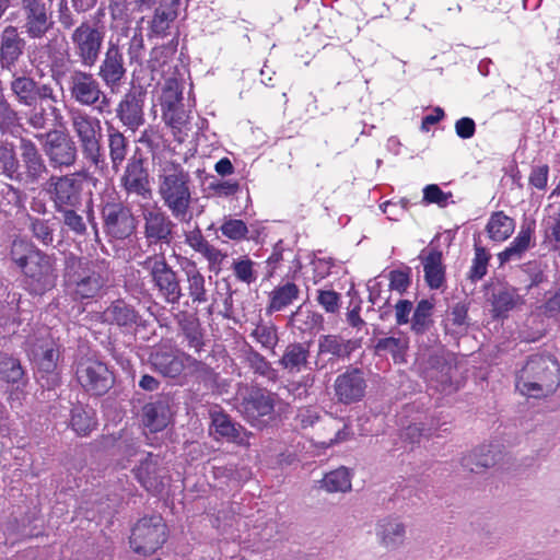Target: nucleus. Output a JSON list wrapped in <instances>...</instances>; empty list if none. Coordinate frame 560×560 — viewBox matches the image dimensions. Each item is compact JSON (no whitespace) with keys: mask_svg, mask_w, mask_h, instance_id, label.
<instances>
[{"mask_svg":"<svg viewBox=\"0 0 560 560\" xmlns=\"http://www.w3.org/2000/svg\"><path fill=\"white\" fill-rule=\"evenodd\" d=\"M9 258L21 272L23 288L31 296H43L57 285L55 255L42 250L32 241L15 238L10 246Z\"/></svg>","mask_w":560,"mask_h":560,"instance_id":"nucleus-1","label":"nucleus"},{"mask_svg":"<svg viewBox=\"0 0 560 560\" xmlns=\"http://www.w3.org/2000/svg\"><path fill=\"white\" fill-rule=\"evenodd\" d=\"M112 270L105 259H90L69 253L65 257L62 282L65 291L75 302L102 298L109 288Z\"/></svg>","mask_w":560,"mask_h":560,"instance_id":"nucleus-2","label":"nucleus"},{"mask_svg":"<svg viewBox=\"0 0 560 560\" xmlns=\"http://www.w3.org/2000/svg\"><path fill=\"white\" fill-rule=\"evenodd\" d=\"M159 195L174 219L182 223H189L192 220L191 177L182 163L165 161L161 164Z\"/></svg>","mask_w":560,"mask_h":560,"instance_id":"nucleus-3","label":"nucleus"},{"mask_svg":"<svg viewBox=\"0 0 560 560\" xmlns=\"http://www.w3.org/2000/svg\"><path fill=\"white\" fill-rule=\"evenodd\" d=\"M49 73L57 86L63 90L65 83L70 98L81 106H96L102 96L100 81L91 72L73 66L72 61L59 54L50 58Z\"/></svg>","mask_w":560,"mask_h":560,"instance_id":"nucleus-4","label":"nucleus"},{"mask_svg":"<svg viewBox=\"0 0 560 560\" xmlns=\"http://www.w3.org/2000/svg\"><path fill=\"white\" fill-rule=\"evenodd\" d=\"M560 384L559 364L548 355H530L516 374L515 386L522 395L540 398L556 392Z\"/></svg>","mask_w":560,"mask_h":560,"instance_id":"nucleus-5","label":"nucleus"},{"mask_svg":"<svg viewBox=\"0 0 560 560\" xmlns=\"http://www.w3.org/2000/svg\"><path fill=\"white\" fill-rule=\"evenodd\" d=\"M72 128L78 137L83 160L94 172L104 175L108 172V163L101 144V120L84 112H75L71 116Z\"/></svg>","mask_w":560,"mask_h":560,"instance_id":"nucleus-6","label":"nucleus"},{"mask_svg":"<svg viewBox=\"0 0 560 560\" xmlns=\"http://www.w3.org/2000/svg\"><path fill=\"white\" fill-rule=\"evenodd\" d=\"M138 265L148 273L152 289L166 304L178 305L185 296L182 279L168 264L164 253L147 256Z\"/></svg>","mask_w":560,"mask_h":560,"instance_id":"nucleus-7","label":"nucleus"},{"mask_svg":"<svg viewBox=\"0 0 560 560\" xmlns=\"http://www.w3.org/2000/svg\"><path fill=\"white\" fill-rule=\"evenodd\" d=\"M97 208L104 233L110 238L124 241L136 231L137 220L131 209L124 203L114 190L101 195Z\"/></svg>","mask_w":560,"mask_h":560,"instance_id":"nucleus-8","label":"nucleus"},{"mask_svg":"<svg viewBox=\"0 0 560 560\" xmlns=\"http://www.w3.org/2000/svg\"><path fill=\"white\" fill-rule=\"evenodd\" d=\"M106 31L103 25L90 21L81 22L71 33L73 56L81 67L93 68L100 61Z\"/></svg>","mask_w":560,"mask_h":560,"instance_id":"nucleus-9","label":"nucleus"},{"mask_svg":"<svg viewBox=\"0 0 560 560\" xmlns=\"http://www.w3.org/2000/svg\"><path fill=\"white\" fill-rule=\"evenodd\" d=\"M168 537L167 525L159 514L143 516L131 528L129 545L132 551L143 557L155 553Z\"/></svg>","mask_w":560,"mask_h":560,"instance_id":"nucleus-10","label":"nucleus"},{"mask_svg":"<svg viewBox=\"0 0 560 560\" xmlns=\"http://www.w3.org/2000/svg\"><path fill=\"white\" fill-rule=\"evenodd\" d=\"M150 363L152 368L164 377H178L187 365L197 377L207 380L213 375L212 369L201 360L194 358L186 352H173L159 349L151 353Z\"/></svg>","mask_w":560,"mask_h":560,"instance_id":"nucleus-11","label":"nucleus"},{"mask_svg":"<svg viewBox=\"0 0 560 560\" xmlns=\"http://www.w3.org/2000/svg\"><path fill=\"white\" fill-rule=\"evenodd\" d=\"M9 90L16 104L23 107H35L44 102L56 104L58 96L49 83L37 81L31 72H11Z\"/></svg>","mask_w":560,"mask_h":560,"instance_id":"nucleus-12","label":"nucleus"},{"mask_svg":"<svg viewBox=\"0 0 560 560\" xmlns=\"http://www.w3.org/2000/svg\"><path fill=\"white\" fill-rule=\"evenodd\" d=\"M279 397L262 387H250L243 396L240 411L252 425L262 429L275 419V408Z\"/></svg>","mask_w":560,"mask_h":560,"instance_id":"nucleus-13","label":"nucleus"},{"mask_svg":"<svg viewBox=\"0 0 560 560\" xmlns=\"http://www.w3.org/2000/svg\"><path fill=\"white\" fill-rule=\"evenodd\" d=\"M75 378L90 396H103L114 385L115 376L107 364L95 358H80L75 362Z\"/></svg>","mask_w":560,"mask_h":560,"instance_id":"nucleus-14","label":"nucleus"},{"mask_svg":"<svg viewBox=\"0 0 560 560\" xmlns=\"http://www.w3.org/2000/svg\"><path fill=\"white\" fill-rule=\"evenodd\" d=\"M48 0H21L22 32L31 40H43L55 28L54 11Z\"/></svg>","mask_w":560,"mask_h":560,"instance_id":"nucleus-15","label":"nucleus"},{"mask_svg":"<svg viewBox=\"0 0 560 560\" xmlns=\"http://www.w3.org/2000/svg\"><path fill=\"white\" fill-rule=\"evenodd\" d=\"M83 190L81 173L50 176L46 189L55 211L84 207Z\"/></svg>","mask_w":560,"mask_h":560,"instance_id":"nucleus-16","label":"nucleus"},{"mask_svg":"<svg viewBox=\"0 0 560 560\" xmlns=\"http://www.w3.org/2000/svg\"><path fill=\"white\" fill-rule=\"evenodd\" d=\"M142 233L148 247L170 246L175 236L176 223L160 207L142 209Z\"/></svg>","mask_w":560,"mask_h":560,"instance_id":"nucleus-17","label":"nucleus"},{"mask_svg":"<svg viewBox=\"0 0 560 560\" xmlns=\"http://www.w3.org/2000/svg\"><path fill=\"white\" fill-rule=\"evenodd\" d=\"M19 149L21 162H18L14 182L24 185L38 184L48 174V167L39 149L34 141L24 137L20 139Z\"/></svg>","mask_w":560,"mask_h":560,"instance_id":"nucleus-18","label":"nucleus"},{"mask_svg":"<svg viewBox=\"0 0 560 560\" xmlns=\"http://www.w3.org/2000/svg\"><path fill=\"white\" fill-rule=\"evenodd\" d=\"M0 381L10 385L7 400L11 408L20 407L26 396L28 377L21 364L20 359L0 352Z\"/></svg>","mask_w":560,"mask_h":560,"instance_id":"nucleus-19","label":"nucleus"},{"mask_svg":"<svg viewBox=\"0 0 560 560\" xmlns=\"http://www.w3.org/2000/svg\"><path fill=\"white\" fill-rule=\"evenodd\" d=\"M97 77L112 93L118 92L125 84L127 68L118 43L108 42L104 57L98 66Z\"/></svg>","mask_w":560,"mask_h":560,"instance_id":"nucleus-20","label":"nucleus"},{"mask_svg":"<svg viewBox=\"0 0 560 560\" xmlns=\"http://www.w3.org/2000/svg\"><path fill=\"white\" fill-rule=\"evenodd\" d=\"M145 96L147 92L142 86H132L117 104L115 114L126 130L136 132L144 125Z\"/></svg>","mask_w":560,"mask_h":560,"instance_id":"nucleus-21","label":"nucleus"},{"mask_svg":"<svg viewBox=\"0 0 560 560\" xmlns=\"http://www.w3.org/2000/svg\"><path fill=\"white\" fill-rule=\"evenodd\" d=\"M26 38L15 25H5L0 32V69L16 71L26 51Z\"/></svg>","mask_w":560,"mask_h":560,"instance_id":"nucleus-22","label":"nucleus"},{"mask_svg":"<svg viewBox=\"0 0 560 560\" xmlns=\"http://www.w3.org/2000/svg\"><path fill=\"white\" fill-rule=\"evenodd\" d=\"M22 294L0 283V336L15 335L25 320L21 308Z\"/></svg>","mask_w":560,"mask_h":560,"instance_id":"nucleus-23","label":"nucleus"},{"mask_svg":"<svg viewBox=\"0 0 560 560\" xmlns=\"http://www.w3.org/2000/svg\"><path fill=\"white\" fill-rule=\"evenodd\" d=\"M366 387L368 381L363 370L352 365L337 375L334 382L335 397L343 405L361 401L365 396Z\"/></svg>","mask_w":560,"mask_h":560,"instance_id":"nucleus-24","label":"nucleus"},{"mask_svg":"<svg viewBox=\"0 0 560 560\" xmlns=\"http://www.w3.org/2000/svg\"><path fill=\"white\" fill-rule=\"evenodd\" d=\"M43 148L50 165L55 168L70 167L75 163L77 145L70 136L62 131L47 132Z\"/></svg>","mask_w":560,"mask_h":560,"instance_id":"nucleus-25","label":"nucleus"},{"mask_svg":"<svg viewBox=\"0 0 560 560\" xmlns=\"http://www.w3.org/2000/svg\"><path fill=\"white\" fill-rule=\"evenodd\" d=\"M120 187L127 196H137L143 200L151 199L150 176L141 156L135 154L128 160L120 177Z\"/></svg>","mask_w":560,"mask_h":560,"instance_id":"nucleus-26","label":"nucleus"},{"mask_svg":"<svg viewBox=\"0 0 560 560\" xmlns=\"http://www.w3.org/2000/svg\"><path fill=\"white\" fill-rule=\"evenodd\" d=\"M101 320L107 325L131 330L141 325L142 316L131 303L119 298L112 301L101 313Z\"/></svg>","mask_w":560,"mask_h":560,"instance_id":"nucleus-27","label":"nucleus"},{"mask_svg":"<svg viewBox=\"0 0 560 560\" xmlns=\"http://www.w3.org/2000/svg\"><path fill=\"white\" fill-rule=\"evenodd\" d=\"M55 219L57 223L60 224L61 231L67 234H72L74 236H85L88 233V224L86 220L83 217V213H86L88 221L92 224L97 233L95 217L92 206V198H89L86 210L84 208H69L65 210L55 211Z\"/></svg>","mask_w":560,"mask_h":560,"instance_id":"nucleus-28","label":"nucleus"},{"mask_svg":"<svg viewBox=\"0 0 560 560\" xmlns=\"http://www.w3.org/2000/svg\"><path fill=\"white\" fill-rule=\"evenodd\" d=\"M407 526L399 516L387 515L378 518L375 524V536L378 544L387 550H397L406 539Z\"/></svg>","mask_w":560,"mask_h":560,"instance_id":"nucleus-29","label":"nucleus"},{"mask_svg":"<svg viewBox=\"0 0 560 560\" xmlns=\"http://www.w3.org/2000/svg\"><path fill=\"white\" fill-rule=\"evenodd\" d=\"M159 455L148 453L147 457L132 469L136 479L150 493L160 494L164 490V475Z\"/></svg>","mask_w":560,"mask_h":560,"instance_id":"nucleus-30","label":"nucleus"},{"mask_svg":"<svg viewBox=\"0 0 560 560\" xmlns=\"http://www.w3.org/2000/svg\"><path fill=\"white\" fill-rule=\"evenodd\" d=\"M185 276L184 293L190 300V305L200 306L210 300V290L207 288L205 275L196 262L188 260L183 267Z\"/></svg>","mask_w":560,"mask_h":560,"instance_id":"nucleus-31","label":"nucleus"},{"mask_svg":"<svg viewBox=\"0 0 560 560\" xmlns=\"http://www.w3.org/2000/svg\"><path fill=\"white\" fill-rule=\"evenodd\" d=\"M361 346L359 339H346L337 334L322 335L318 338V355H328V361L335 362L350 359Z\"/></svg>","mask_w":560,"mask_h":560,"instance_id":"nucleus-32","label":"nucleus"},{"mask_svg":"<svg viewBox=\"0 0 560 560\" xmlns=\"http://www.w3.org/2000/svg\"><path fill=\"white\" fill-rule=\"evenodd\" d=\"M536 230L535 219L525 218L520 226V231L514 240L504 250L498 254L500 265H504L511 260H520L524 254L530 248L532 241Z\"/></svg>","mask_w":560,"mask_h":560,"instance_id":"nucleus-33","label":"nucleus"},{"mask_svg":"<svg viewBox=\"0 0 560 560\" xmlns=\"http://www.w3.org/2000/svg\"><path fill=\"white\" fill-rule=\"evenodd\" d=\"M311 350L307 342H291L278 360V365L290 375H296L311 368Z\"/></svg>","mask_w":560,"mask_h":560,"instance_id":"nucleus-34","label":"nucleus"},{"mask_svg":"<svg viewBox=\"0 0 560 560\" xmlns=\"http://www.w3.org/2000/svg\"><path fill=\"white\" fill-rule=\"evenodd\" d=\"M209 433L214 440L236 442L241 438V425L234 422L231 416L219 405H213L209 408Z\"/></svg>","mask_w":560,"mask_h":560,"instance_id":"nucleus-35","label":"nucleus"},{"mask_svg":"<svg viewBox=\"0 0 560 560\" xmlns=\"http://www.w3.org/2000/svg\"><path fill=\"white\" fill-rule=\"evenodd\" d=\"M500 454L497 445L482 444L464 455L460 459V465L470 472L479 474L494 466L499 460Z\"/></svg>","mask_w":560,"mask_h":560,"instance_id":"nucleus-36","label":"nucleus"},{"mask_svg":"<svg viewBox=\"0 0 560 560\" xmlns=\"http://www.w3.org/2000/svg\"><path fill=\"white\" fill-rule=\"evenodd\" d=\"M171 408L166 397H158L142 407L143 425L151 432L164 430L171 421Z\"/></svg>","mask_w":560,"mask_h":560,"instance_id":"nucleus-37","label":"nucleus"},{"mask_svg":"<svg viewBox=\"0 0 560 560\" xmlns=\"http://www.w3.org/2000/svg\"><path fill=\"white\" fill-rule=\"evenodd\" d=\"M178 336L183 343L195 353L200 354L206 345L205 332L198 317L185 314L178 320Z\"/></svg>","mask_w":560,"mask_h":560,"instance_id":"nucleus-38","label":"nucleus"},{"mask_svg":"<svg viewBox=\"0 0 560 560\" xmlns=\"http://www.w3.org/2000/svg\"><path fill=\"white\" fill-rule=\"evenodd\" d=\"M106 137L112 168L118 172L127 159L129 140L118 128L108 122H106Z\"/></svg>","mask_w":560,"mask_h":560,"instance_id":"nucleus-39","label":"nucleus"},{"mask_svg":"<svg viewBox=\"0 0 560 560\" xmlns=\"http://www.w3.org/2000/svg\"><path fill=\"white\" fill-rule=\"evenodd\" d=\"M419 258L423 265L424 280L432 290H438L445 283V268L442 262V253L438 249H431L427 255L424 250Z\"/></svg>","mask_w":560,"mask_h":560,"instance_id":"nucleus-40","label":"nucleus"},{"mask_svg":"<svg viewBox=\"0 0 560 560\" xmlns=\"http://www.w3.org/2000/svg\"><path fill=\"white\" fill-rule=\"evenodd\" d=\"M491 306L493 318H505L517 304L522 303V298L513 287L501 285L494 289L491 294Z\"/></svg>","mask_w":560,"mask_h":560,"instance_id":"nucleus-41","label":"nucleus"},{"mask_svg":"<svg viewBox=\"0 0 560 560\" xmlns=\"http://www.w3.org/2000/svg\"><path fill=\"white\" fill-rule=\"evenodd\" d=\"M436 364L427 371L428 386L443 395L452 394L456 390L452 382L453 366L444 360H436Z\"/></svg>","mask_w":560,"mask_h":560,"instance_id":"nucleus-42","label":"nucleus"},{"mask_svg":"<svg viewBox=\"0 0 560 560\" xmlns=\"http://www.w3.org/2000/svg\"><path fill=\"white\" fill-rule=\"evenodd\" d=\"M26 225L33 238L45 247L54 246L57 220L27 214Z\"/></svg>","mask_w":560,"mask_h":560,"instance_id":"nucleus-43","label":"nucleus"},{"mask_svg":"<svg viewBox=\"0 0 560 560\" xmlns=\"http://www.w3.org/2000/svg\"><path fill=\"white\" fill-rule=\"evenodd\" d=\"M300 289L293 282L277 285L269 293V303L266 307L268 314L281 312L299 299Z\"/></svg>","mask_w":560,"mask_h":560,"instance_id":"nucleus-44","label":"nucleus"},{"mask_svg":"<svg viewBox=\"0 0 560 560\" xmlns=\"http://www.w3.org/2000/svg\"><path fill=\"white\" fill-rule=\"evenodd\" d=\"M96 424L97 421L93 408L81 404L72 407L70 427L78 435H89L96 428Z\"/></svg>","mask_w":560,"mask_h":560,"instance_id":"nucleus-45","label":"nucleus"},{"mask_svg":"<svg viewBox=\"0 0 560 560\" xmlns=\"http://www.w3.org/2000/svg\"><path fill=\"white\" fill-rule=\"evenodd\" d=\"M514 230V219L506 215L503 211L492 212L486 225L488 236L494 242L508 240L513 234Z\"/></svg>","mask_w":560,"mask_h":560,"instance_id":"nucleus-46","label":"nucleus"},{"mask_svg":"<svg viewBox=\"0 0 560 560\" xmlns=\"http://www.w3.org/2000/svg\"><path fill=\"white\" fill-rule=\"evenodd\" d=\"M179 0H164L154 13L151 32L156 36H165L170 24L177 18Z\"/></svg>","mask_w":560,"mask_h":560,"instance_id":"nucleus-47","label":"nucleus"},{"mask_svg":"<svg viewBox=\"0 0 560 560\" xmlns=\"http://www.w3.org/2000/svg\"><path fill=\"white\" fill-rule=\"evenodd\" d=\"M245 362L255 375L266 378L269 382H276L279 378L278 371L272 364L252 346L244 350Z\"/></svg>","mask_w":560,"mask_h":560,"instance_id":"nucleus-48","label":"nucleus"},{"mask_svg":"<svg viewBox=\"0 0 560 560\" xmlns=\"http://www.w3.org/2000/svg\"><path fill=\"white\" fill-rule=\"evenodd\" d=\"M434 304L430 300L423 299L418 302L413 315L410 319L411 322V330L418 335L422 336L430 330L433 326L434 320L432 318Z\"/></svg>","mask_w":560,"mask_h":560,"instance_id":"nucleus-49","label":"nucleus"},{"mask_svg":"<svg viewBox=\"0 0 560 560\" xmlns=\"http://www.w3.org/2000/svg\"><path fill=\"white\" fill-rule=\"evenodd\" d=\"M291 320L293 326L303 334H312L324 328L323 315L311 310H304L302 306L298 307L292 314Z\"/></svg>","mask_w":560,"mask_h":560,"instance_id":"nucleus-50","label":"nucleus"},{"mask_svg":"<svg viewBox=\"0 0 560 560\" xmlns=\"http://www.w3.org/2000/svg\"><path fill=\"white\" fill-rule=\"evenodd\" d=\"M18 162L19 159L14 143L7 139H0V173L8 179L14 182Z\"/></svg>","mask_w":560,"mask_h":560,"instance_id":"nucleus-51","label":"nucleus"},{"mask_svg":"<svg viewBox=\"0 0 560 560\" xmlns=\"http://www.w3.org/2000/svg\"><path fill=\"white\" fill-rule=\"evenodd\" d=\"M36 381L48 393L61 385V370L58 364H36Z\"/></svg>","mask_w":560,"mask_h":560,"instance_id":"nucleus-52","label":"nucleus"},{"mask_svg":"<svg viewBox=\"0 0 560 560\" xmlns=\"http://www.w3.org/2000/svg\"><path fill=\"white\" fill-rule=\"evenodd\" d=\"M322 488L328 492H346L351 489L350 472L346 467H339L326 474L322 480Z\"/></svg>","mask_w":560,"mask_h":560,"instance_id":"nucleus-53","label":"nucleus"},{"mask_svg":"<svg viewBox=\"0 0 560 560\" xmlns=\"http://www.w3.org/2000/svg\"><path fill=\"white\" fill-rule=\"evenodd\" d=\"M474 250L475 255L471 260V266L467 272V279L471 283L480 281L487 275L491 257L488 250L478 244H475Z\"/></svg>","mask_w":560,"mask_h":560,"instance_id":"nucleus-54","label":"nucleus"},{"mask_svg":"<svg viewBox=\"0 0 560 560\" xmlns=\"http://www.w3.org/2000/svg\"><path fill=\"white\" fill-rule=\"evenodd\" d=\"M253 337L264 349L271 350L278 345L279 337L277 327L273 324H257L256 328L250 332Z\"/></svg>","mask_w":560,"mask_h":560,"instance_id":"nucleus-55","label":"nucleus"},{"mask_svg":"<svg viewBox=\"0 0 560 560\" xmlns=\"http://www.w3.org/2000/svg\"><path fill=\"white\" fill-rule=\"evenodd\" d=\"M232 270L238 281L248 285L257 280V275L254 270V261L248 257L235 259L232 265Z\"/></svg>","mask_w":560,"mask_h":560,"instance_id":"nucleus-56","label":"nucleus"},{"mask_svg":"<svg viewBox=\"0 0 560 560\" xmlns=\"http://www.w3.org/2000/svg\"><path fill=\"white\" fill-rule=\"evenodd\" d=\"M61 351L60 346L54 340L43 341L38 346V352L36 353V364H58L60 360Z\"/></svg>","mask_w":560,"mask_h":560,"instance_id":"nucleus-57","label":"nucleus"},{"mask_svg":"<svg viewBox=\"0 0 560 560\" xmlns=\"http://www.w3.org/2000/svg\"><path fill=\"white\" fill-rule=\"evenodd\" d=\"M432 429L425 428L422 422H413L405 427L400 431V439L402 442L415 445L419 444L422 438L430 436Z\"/></svg>","mask_w":560,"mask_h":560,"instance_id":"nucleus-58","label":"nucleus"},{"mask_svg":"<svg viewBox=\"0 0 560 560\" xmlns=\"http://www.w3.org/2000/svg\"><path fill=\"white\" fill-rule=\"evenodd\" d=\"M451 191H443L439 185L429 184L423 188V201L428 205L434 203L441 208H445L452 200Z\"/></svg>","mask_w":560,"mask_h":560,"instance_id":"nucleus-59","label":"nucleus"},{"mask_svg":"<svg viewBox=\"0 0 560 560\" xmlns=\"http://www.w3.org/2000/svg\"><path fill=\"white\" fill-rule=\"evenodd\" d=\"M222 235L233 241L247 238L248 228L241 219H226L220 226Z\"/></svg>","mask_w":560,"mask_h":560,"instance_id":"nucleus-60","label":"nucleus"},{"mask_svg":"<svg viewBox=\"0 0 560 560\" xmlns=\"http://www.w3.org/2000/svg\"><path fill=\"white\" fill-rule=\"evenodd\" d=\"M389 290L405 293L411 283V268L402 266V268L394 269L389 272Z\"/></svg>","mask_w":560,"mask_h":560,"instance_id":"nucleus-61","label":"nucleus"},{"mask_svg":"<svg viewBox=\"0 0 560 560\" xmlns=\"http://www.w3.org/2000/svg\"><path fill=\"white\" fill-rule=\"evenodd\" d=\"M127 54L130 63H141L144 54V40L141 31H135L129 39Z\"/></svg>","mask_w":560,"mask_h":560,"instance_id":"nucleus-62","label":"nucleus"},{"mask_svg":"<svg viewBox=\"0 0 560 560\" xmlns=\"http://www.w3.org/2000/svg\"><path fill=\"white\" fill-rule=\"evenodd\" d=\"M163 118L173 128H180L187 120L183 105L174 107V104L170 102L164 106Z\"/></svg>","mask_w":560,"mask_h":560,"instance_id":"nucleus-63","label":"nucleus"},{"mask_svg":"<svg viewBox=\"0 0 560 560\" xmlns=\"http://www.w3.org/2000/svg\"><path fill=\"white\" fill-rule=\"evenodd\" d=\"M317 302L327 313L334 314L339 311L340 294L334 290H318Z\"/></svg>","mask_w":560,"mask_h":560,"instance_id":"nucleus-64","label":"nucleus"}]
</instances>
